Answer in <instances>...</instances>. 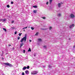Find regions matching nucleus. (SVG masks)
<instances>
[{
    "label": "nucleus",
    "mask_w": 75,
    "mask_h": 75,
    "mask_svg": "<svg viewBox=\"0 0 75 75\" xmlns=\"http://www.w3.org/2000/svg\"><path fill=\"white\" fill-rule=\"evenodd\" d=\"M27 40V34H25V37H23L21 40V42H23L24 41V42H26V40Z\"/></svg>",
    "instance_id": "1"
},
{
    "label": "nucleus",
    "mask_w": 75,
    "mask_h": 75,
    "mask_svg": "<svg viewBox=\"0 0 75 75\" xmlns=\"http://www.w3.org/2000/svg\"><path fill=\"white\" fill-rule=\"evenodd\" d=\"M4 64L6 65L9 66V67H13V65L8 63H4Z\"/></svg>",
    "instance_id": "2"
},
{
    "label": "nucleus",
    "mask_w": 75,
    "mask_h": 75,
    "mask_svg": "<svg viewBox=\"0 0 75 75\" xmlns=\"http://www.w3.org/2000/svg\"><path fill=\"white\" fill-rule=\"evenodd\" d=\"M38 73V72L36 71H32L31 73V74H32L33 75H35V74H37Z\"/></svg>",
    "instance_id": "3"
},
{
    "label": "nucleus",
    "mask_w": 75,
    "mask_h": 75,
    "mask_svg": "<svg viewBox=\"0 0 75 75\" xmlns=\"http://www.w3.org/2000/svg\"><path fill=\"white\" fill-rule=\"evenodd\" d=\"M74 26H75V25L74 24H72L70 25L69 27L70 28H73V27H74Z\"/></svg>",
    "instance_id": "4"
},
{
    "label": "nucleus",
    "mask_w": 75,
    "mask_h": 75,
    "mask_svg": "<svg viewBox=\"0 0 75 75\" xmlns=\"http://www.w3.org/2000/svg\"><path fill=\"white\" fill-rule=\"evenodd\" d=\"M71 18H74L75 17V15H74V14H71L70 15Z\"/></svg>",
    "instance_id": "5"
},
{
    "label": "nucleus",
    "mask_w": 75,
    "mask_h": 75,
    "mask_svg": "<svg viewBox=\"0 0 75 75\" xmlns=\"http://www.w3.org/2000/svg\"><path fill=\"white\" fill-rule=\"evenodd\" d=\"M25 73L26 75H28V74H29V73H30V72H29V71L26 70L25 71Z\"/></svg>",
    "instance_id": "6"
},
{
    "label": "nucleus",
    "mask_w": 75,
    "mask_h": 75,
    "mask_svg": "<svg viewBox=\"0 0 75 75\" xmlns=\"http://www.w3.org/2000/svg\"><path fill=\"white\" fill-rule=\"evenodd\" d=\"M6 21V19H1L0 20V21H2V22H5Z\"/></svg>",
    "instance_id": "7"
},
{
    "label": "nucleus",
    "mask_w": 75,
    "mask_h": 75,
    "mask_svg": "<svg viewBox=\"0 0 75 75\" xmlns=\"http://www.w3.org/2000/svg\"><path fill=\"white\" fill-rule=\"evenodd\" d=\"M27 69V68H26V67H24L22 69V70L23 71H25V70Z\"/></svg>",
    "instance_id": "8"
},
{
    "label": "nucleus",
    "mask_w": 75,
    "mask_h": 75,
    "mask_svg": "<svg viewBox=\"0 0 75 75\" xmlns=\"http://www.w3.org/2000/svg\"><path fill=\"white\" fill-rule=\"evenodd\" d=\"M58 7L60 8L61 7V3H58Z\"/></svg>",
    "instance_id": "9"
},
{
    "label": "nucleus",
    "mask_w": 75,
    "mask_h": 75,
    "mask_svg": "<svg viewBox=\"0 0 75 75\" xmlns=\"http://www.w3.org/2000/svg\"><path fill=\"white\" fill-rule=\"evenodd\" d=\"M57 16H58V17H61V14L58 13L57 14Z\"/></svg>",
    "instance_id": "10"
},
{
    "label": "nucleus",
    "mask_w": 75,
    "mask_h": 75,
    "mask_svg": "<svg viewBox=\"0 0 75 75\" xmlns=\"http://www.w3.org/2000/svg\"><path fill=\"white\" fill-rule=\"evenodd\" d=\"M12 74H13V75L15 74H16V71H12Z\"/></svg>",
    "instance_id": "11"
},
{
    "label": "nucleus",
    "mask_w": 75,
    "mask_h": 75,
    "mask_svg": "<svg viewBox=\"0 0 75 75\" xmlns=\"http://www.w3.org/2000/svg\"><path fill=\"white\" fill-rule=\"evenodd\" d=\"M23 43H22L21 44H20V48H21V47H22V46H23Z\"/></svg>",
    "instance_id": "12"
},
{
    "label": "nucleus",
    "mask_w": 75,
    "mask_h": 75,
    "mask_svg": "<svg viewBox=\"0 0 75 75\" xmlns=\"http://www.w3.org/2000/svg\"><path fill=\"white\" fill-rule=\"evenodd\" d=\"M52 0H50V4H51V3H52Z\"/></svg>",
    "instance_id": "13"
},
{
    "label": "nucleus",
    "mask_w": 75,
    "mask_h": 75,
    "mask_svg": "<svg viewBox=\"0 0 75 75\" xmlns=\"http://www.w3.org/2000/svg\"><path fill=\"white\" fill-rule=\"evenodd\" d=\"M3 30H4V31H5V32H6V31H7V30H6V29L5 28H3Z\"/></svg>",
    "instance_id": "14"
},
{
    "label": "nucleus",
    "mask_w": 75,
    "mask_h": 75,
    "mask_svg": "<svg viewBox=\"0 0 75 75\" xmlns=\"http://www.w3.org/2000/svg\"><path fill=\"white\" fill-rule=\"evenodd\" d=\"M0 75H1V74H3V71H0Z\"/></svg>",
    "instance_id": "15"
},
{
    "label": "nucleus",
    "mask_w": 75,
    "mask_h": 75,
    "mask_svg": "<svg viewBox=\"0 0 75 75\" xmlns=\"http://www.w3.org/2000/svg\"><path fill=\"white\" fill-rule=\"evenodd\" d=\"M38 40L39 41H42L41 39L40 38H38Z\"/></svg>",
    "instance_id": "16"
},
{
    "label": "nucleus",
    "mask_w": 75,
    "mask_h": 75,
    "mask_svg": "<svg viewBox=\"0 0 75 75\" xmlns=\"http://www.w3.org/2000/svg\"><path fill=\"white\" fill-rule=\"evenodd\" d=\"M28 52H29V51H30V52H31V49H30V48H29V50H28Z\"/></svg>",
    "instance_id": "17"
},
{
    "label": "nucleus",
    "mask_w": 75,
    "mask_h": 75,
    "mask_svg": "<svg viewBox=\"0 0 75 75\" xmlns=\"http://www.w3.org/2000/svg\"><path fill=\"white\" fill-rule=\"evenodd\" d=\"M11 28H12V29H13V30H15V29H16V28H15V27H11Z\"/></svg>",
    "instance_id": "18"
},
{
    "label": "nucleus",
    "mask_w": 75,
    "mask_h": 75,
    "mask_svg": "<svg viewBox=\"0 0 75 75\" xmlns=\"http://www.w3.org/2000/svg\"><path fill=\"white\" fill-rule=\"evenodd\" d=\"M33 13H37V11L35 10H34L33 11Z\"/></svg>",
    "instance_id": "19"
},
{
    "label": "nucleus",
    "mask_w": 75,
    "mask_h": 75,
    "mask_svg": "<svg viewBox=\"0 0 75 75\" xmlns=\"http://www.w3.org/2000/svg\"><path fill=\"white\" fill-rule=\"evenodd\" d=\"M26 69H29V68H30V66H28L27 67H26Z\"/></svg>",
    "instance_id": "20"
},
{
    "label": "nucleus",
    "mask_w": 75,
    "mask_h": 75,
    "mask_svg": "<svg viewBox=\"0 0 75 75\" xmlns=\"http://www.w3.org/2000/svg\"><path fill=\"white\" fill-rule=\"evenodd\" d=\"M52 27L50 26V27H49V30H51V29H52Z\"/></svg>",
    "instance_id": "21"
},
{
    "label": "nucleus",
    "mask_w": 75,
    "mask_h": 75,
    "mask_svg": "<svg viewBox=\"0 0 75 75\" xmlns=\"http://www.w3.org/2000/svg\"><path fill=\"white\" fill-rule=\"evenodd\" d=\"M38 34V32H37V33L35 34V35L37 36Z\"/></svg>",
    "instance_id": "22"
},
{
    "label": "nucleus",
    "mask_w": 75,
    "mask_h": 75,
    "mask_svg": "<svg viewBox=\"0 0 75 75\" xmlns=\"http://www.w3.org/2000/svg\"><path fill=\"white\" fill-rule=\"evenodd\" d=\"M7 7H8V8H9L10 7V6H9V5H7Z\"/></svg>",
    "instance_id": "23"
},
{
    "label": "nucleus",
    "mask_w": 75,
    "mask_h": 75,
    "mask_svg": "<svg viewBox=\"0 0 75 75\" xmlns=\"http://www.w3.org/2000/svg\"><path fill=\"white\" fill-rule=\"evenodd\" d=\"M33 7H34V8H37V6H33Z\"/></svg>",
    "instance_id": "24"
},
{
    "label": "nucleus",
    "mask_w": 75,
    "mask_h": 75,
    "mask_svg": "<svg viewBox=\"0 0 75 75\" xmlns=\"http://www.w3.org/2000/svg\"><path fill=\"white\" fill-rule=\"evenodd\" d=\"M42 18L43 19H44V20H45V17H42Z\"/></svg>",
    "instance_id": "25"
},
{
    "label": "nucleus",
    "mask_w": 75,
    "mask_h": 75,
    "mask_svg": "<svg viewBox=\"0 0 75 75\" xmlns=\"http://www.w3.org/2000/svg\"><path fill=\"white\" fill-rule=\"evenodd\" d=\"M41 30H47V29H43V28H41Z\"/></svg>",
    "instance_id": "26"
},
{
    "label": "nucleus",
    "mask_w": 75,
    "mask_h": 75,
    "mask_svg": "<svg viewBox=\"0 0 75 75\" xmlns=\"http://www.w3.org/2000/svg\"><path fill=\"white\" fill-rule=\"evenodd\" d=\"M44 48H47V46H43Z\"/></svg>",
    "instance_id": "27"
},
{
    "label": "nucleus",
    "mask_w": 75,
    "mask_h": 75,
    "mask_svg": "<svg viewBox=\"0 0 75 75\" xmlns=\"http://www.w3.org/2000/svg\"><path fill=\"white\" fill-rule=\"evenodd\" d=\"M48 67L49 68H51V66H50V65H49L48 66Z\"/></svg>",
    "instance_id": "28"
},
{
    "label": "nucleus",
    "mask_w": 75,
    "mask_h": 75,
    "mask_svg": "<svg viewBox=\"0 0 75 75\" xmlns=\"http://www.w3.org/2000/svg\"><path fill=\"white\" fill-rule=\"evenodd\" d=\"M22 34V33H19V36H21V35Z\"/></svg>",
    "instance_id": "29"
},
{
    "label": "nucleus",
    "mask_w": 75,
    "mask_h": 75,
    "mask_svg": "<svg viewBox=\"0 0 75 75\" xmlns=\"http://www.w3.org/2000/svg\"><path fill=\"white\" fill-rule=\"evenodd\" d=\"M14 3V2H13V1H11V4H13Z\"/></svg>",
    "instance_id": "30"
},
{
    "label": "nucleus",
    "mask_w": 75,
    "mask_h": 75,
    "mask_svg": "<svg viewBox=\"0 0 75 75\" xmlns=\"http://www.w3.org/2000/svg\"><path fill=\"white\" fill-rule=\"evenodd\" d=\"M31 29H32V30H34V28H33V27H31Z\"/></svg>",
    "instance_id": "31"
},
{
    "label": "nucleus",
    "mask_w": 75,
    "mask_h": 75,
    "mask_svg": "<svg viewBox=\"0 0 75 75\" xmlns=\"http://www.w3.org/2000/svg\"><path fill=\"white\" fill-rule=\"evenodd\" d=\"M17 31H16L15 32V34H17Z\"/></svg>",
    "instance_id": "32"
},
{
    "label": "nucleus",
    "mask_w": 75,
    "mask_h": 75,
    "mask_svg": "<svg viewBox=\"0 0 75 75\" xmlns=\"http://www.w3.org/2000/svg\"><path fill=\"white\" fill-rule=\"evenodd\" d=\"M14 21H12V22H11V23H14Z\"/></svg>",
    "instance_id": "33"
},
{
    "label": "nucleus",
    "mask_w": 75,
    "mask_h": 75,
    "mask_svg": "<svg viewBox=\"0 0 75 75\" xmlns=\"http://www.w3.org/2000/svg\"><path fill=\"white\" fill-rule=\"evenodd\" d=\"M20 37H18V40H20Z\"/></svg>",
    "instance_id": "34"
},
{
    "label": "nucleus",
    "mask_w": 75,
    "mask_h": 75,
    "mask_svg": "<svg viewBox=\"0 0 75 75\" xmlns=\"http://www.w3.org/2000/svg\"><path fill=\"white\" fill-rule=\"evenodd\" d=\"M33 55L34 57H35V56H36V54H33Z\"/></svg>",
    "instance_id": "35"
},
{
    "label": "nucleus",
    "mask_w": 75,
    "mask_h": 75,
    "mask_svg": "<svg viewBox=\"0 0 75 75\" xmlns=\"http://www.w3.org/2000/svg\"><path fill=\"white\" fill-rule=\"evenodd\" d=\"M22 75H24V72H22Z\"/></svg>",
    "instance_id": "36"
},
{
    "label": "nucleus",
    "mask_w": 75,
    "mask_h": 75,
    "mask_svg": "<svg viewBox=\"0 0 75 75\" xmlns=\"http://www.w3.org/2000/svg\"><path fill=\"white\" fill-rule=\"evenodd\" d=\"M25 28H27V27H26L23 28V29H25Z\"/></svg>",
    "instance_id": "37"
},
{
    "label": "nucleus",
    "mask_w": 75,
    "mask_h": 75,
    "mask_svg": "<svg viewBox=\"0 0 75 75\" xmlns=\"http://www.w3.org/2000/svg\"><path fill=\"white\" fill-rule=\"evenodd\" d=\"M46 4L47 5L48 4V2H47Z\"/></svg>",
    "instance_id": "38"
},
{
    "label": "nucleus",
    "mask_w": 75,
    "mask_h": 75,
    "mask_svg": "<svg viewBox=\"0 0 75 75\" xmlns=\"http://www.w3.org/2000/svg\"><path fill=\"white\" fill-rule=\"evenodd\" d=\"M31 41H32L31 40H29V42H31Z\"/></svg>",
    "instance_id": "39"
},
{
    "label": "nucleus",
    "mask_w": 75,
    "mask_h": 75,
    "mask_svg": "<svg viewBox=\"0 0 75 75\" xmlns=\"http://www.w3.org/2000/svg\"><path fill=\"white\" fill-rule=\"evenodd\" d=\"M25 50H23V53H25Z\"/></svg>",
    "instance_id": "40"
},
{
    "label": "nucleus",
    "mask_w": 75,
    "mask_h": 75,
    "mask_svg": "<svg viewBox=\"0 0 75 75\" xmlns=\"http://www.w3.org/2000/svg\"><path fill=\"white\" fill-rule=\"evenodd\" d=\"M9 47H10V46H11V45H10V44H8V46Z\"/></svg>",
    "instance_id": "41"
},
{
    "label": "nucleus",
    "mask_w": 75,
    "mask_h": 75,
    "mask_svg": "<svg viewBox=\"0 0 75 75\" xmlns=\"http://www.w3.org/2000/svg\"><path fill=\"white\" fill-rule=\"evenodd\" d=\"M4 54V53L3 51H2V54Z\"/></svg>",
    "instance_id": "42"
},
{
    "label": "nucleus",
    "mask_w": 75,
    "mask_h": 75,
    "mask_svg": "<svg viewBox=\"0 0 75 75\" xmlns=\"http://www.w3.org/2000/svg\"><path fill=\"white\" fill-rule=\"evenodd\" d=\"M2 60H3V59H4V58H3V57H2Z\"/></svg>",
    "instance_id": "43"
},
{
    "label": "nucleus",
    "mask_w": 75,
    "mask_h": 75,
    "mask_svg": "<svg viewBox=\"0 0 75 75\" xmlns=\"http://www.w3.org/2000/svg\"><path fill=\"white\" fill-rule=\"evenodd\" d=\"M1 56L2 57V56H3V54H1Z\"/></svg>",
    "instance_id": "44"
},
{
    "label": "nucleus",
    "mask_w": 75,
    "mask_h": 75,
    "mask_svg": "<svg viewBox=\"0 0 75 75\" xmlns=\"http://www.w3.org/2000/svg\"><path fill=\"white\" fill-rule=\"evenodd\" d=\"M43 68H45V67L44 66H43Z\"/></svg>",
    "instance_id": "45"
},
{
    "label": "nucleus",
    "mask_w": 75,
    "mask_h": 75,
    "mask_svg": "<svg viewBox=\"0 0 75 75\" xmlns=\"http://www.w3.org/2000/svg\"><path fill=\"white\" fill-rule=\"evenodd\" d=\"M73 48H75V45L74 46Z\"/></svg>",
    "instance_id": "46"
},
{
    "label": "nucleus",
    "mask_w": 75,
    "mask_h": 75,
    "mask_svg": "<svg viewBox=\"0 0 75 75\" xmlns=\"http://www.w3.org/2000/svg\"><path fill=\"white\" fill-rule=\"evenodd\" d=\"M23 31H25V30L24 29L23 30Z\"/></svg>",
    "instance_id": "47"
},
{
    "label": "nucleus",
    "mask_w": 75,
    "mask_h": 75,
    "mask_svg": "<svg viewBox=\"0 0 75 75\" xmlns=\"http://www.w3.org/2000/svg\"><path fill=\"white\" fill-rule=\"evenodd\" d=\"M14 47H13V50H14Z\"/></svg>",
    "instance_id": "48"
},
{
    "label": "nucleus",
    "mask_w": 75,
    "mask_h": 75,
    "mask_svg": "<svg viewBox=\"0 0 75 75\" xmlns=\"http://www.w3.org/2000/svg\"><path fill=\"white\" fill-rule=\"evenodd\" d=\"M1 24V23H0V25Z\"/></svg>",
    "instance_id": "49"
},
{
    "label": "nucleus",
    "mask_w": 75,
    "mask_h": 75,
    "mask_svg": "<svg viewBox=\"0 0 75 75\" xmlns=\"http://www.w3.org/2000/svg\"><path fill=\"white\" fill-rule=\"evenodd\" d=\"M7 53H6V55H7Z\"/></svg>",
    "instance_id": "50"
}]
</instances>
